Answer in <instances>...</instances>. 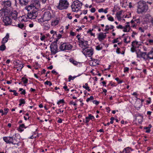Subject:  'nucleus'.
I'll return each mask as SVG.
<instances>
[{
	"label": "nucleus",
	"instance_id": "f257e3e1",
	"mask_svg": "<svg viewBox=\"0 0 153 153\" xmlns=\"http://www.w3.org/2000/svg\"><path fill=\"white\" fill-rule=\"evenodd\" d=\"M3 139L7 143L16 145L17 146H19L20 144V136L16 134L12 137H4Z\"/></svg>",
	"mask_w": 153,
	"mask_h": 153
},
{
	"label": "nucleus",
	"instance_id": "f03ea898",
	"mask_svg": "<svg viewBox=\"0 0 153 153\" xmlns=\"http://www.w3.org/2000/svg\"><path fill=\"white\" fill-rule=\"evenodd\" d=\"M31 7H25V9L27 11V17L30 19H35L37 16L38 11L37 10L32 9Z\"/></svg>",
	"mask_w": 153,
	"mask_h": 153
},
{
	"label": "nucleus",
	"instance_id": "7ed1b4c3",
	"mask_svg": "<svg viewBox=\"0 0 153 153\" xmlns=\"http://www.w3.org/2000/svg\"><path fill=\"white\" fill-rule=\"evenodd\" d=\"M138 4L137 12L138 13L146 12L148 10V6L145 1H140L138 2Z\"/></svg>",
	"mask_w": 153,
	"mask_h": 153
},
{
	"label": "nucleus",
	"instance_id": "20e7f679",
	"mask_svg": "<svg viewBox=\"0 0 153 153\" xmlns=\"http://www.w3.org/2000/svg\"><path fill=\"white\" fill-rule=\"evenodd\" d=\"M82 4L78 0L74 1L71 6L73 12H77L81 8Z\"/></svg>",
	"mask_w": 153,
	"mask_h": 153
},
{
	"label": "nucleus",
	"instance_id": "39448f33",
	"mask_svg": "<svg viewBox=\"0 0 153 153\" xmlns=\"http://www.w3.org/2000/svg\"><path fill=\"white\" fill-rule=\"evenodd\" d=\"M69 5V2L67 0H59L57 8L60 10L67 9Z\"/></svg>",
	"mask_w": 153,
	"mask_h": 153
},
{
	"label": "nucleus",
	"instance_id": "423d86ee",
	"mask_svg": "<svg viewBox=\"0 0 153 153\" xmlns=\"http://www.w3.org/2000/svg\"><path fill=\"white\" fill-rule=\"evenodd\" d=\"M82 52L85 56L91 57L94 53V49L91 47H86L82 49Z\"/></svg>",
	"mask_w": 153,
	"mask_h": 153
},
{
	"label": "nucleus",
	"instance_id": "0eeeda50",
	"mask_svg": "<svg viewBox=\"0 0 153 153\" xmlns=\"http://www.w3.org/2000/svg\"><path fill=\"white\" fill-rule=\"evenodd\" d=\"M40 6V4L39 1L38 0H35L32 1L30 5H27L25 7H31V8L37 10H38V9L39 8Z\"/></svg>",
	"mask_w": 153,
	"mask_h": 153
},
{
	"label": "nucleus",
	"instance_id": "6e6552de",
	"mask_svg": "<svg viewBox=\"0 0 153 153\" xmlns=\"http://www.w3.org/2000/svg\"><path fill=\"white\" fill-rule=\"evenodd\" d=\"M72 47V45L69 43H63L61 45L59 48L62 51H66L71 50Z\"/></svg>",
	"mask_w": 153,
	"mask_h": 153
},
{
	"label": "nucleus",
	"instance_id": "1a4fd4ad",
	"mask_svg": "<svg viewBox=\"0 0 153 153\" xmlns=\"http://www.w3.org/2000/svg\"><path fill=\"white\" fill-rule=\"evenodd\" d=\"M42 18L46 22H48L50 20L52 17L51 13L48 10L45 12L42 15Z\"/></svg>",
	"mask_w": 153,
	"mask_h": 153
},
{
	"label": "nucleus",
	"instance_id": "9d476101",
	"mask_svg": "<svg viewBox=\"0 0 153 153\" xmlns=\"http://www.w3.org/2000/svg\"><path fill=\"white\" fill-rule=\"evenodd\" d=\"M57 42L52 43L50 46V48L51 53L52 54H55L58 52V46L57 45Z\"/></svg>",
	"mask_w": 153,
	"mask_h": 153
},
{
	"label": "nucleus",
	"instance_id": "9b49d317",
	"mask_svg": "<svg viewBox=\"0 0 153 153\" xmlns=\"http://www.w3.org/2000/svg\"><path fill=\"white\" fill-rule=\"evenodd\" d=\"M3 25L5 26L10 25L12 23V20L9 16H6L3 17Z\"/></svg>",
	"mask_w": 153,
	"mask_h": 153
},
{
	"label": "nucleus",
	"instance_id": "f8f14e48",
	"mask_svg": "<svg viewBox=\"0 0 153 153\" xmlns=\"http://www.w3.org/2000/svg\"><path fill=\"white\" fill-rule=\"evenodd\" d=\"M108 33V32L103 33L101 32L98 34L97 38L99 41L101 42L106 37V33Z\"/></svg>",
	"mask_w": 153,
	"mask_h": 153
},
{
	"label": "nucleus",
	"instance_id": "ddd939ff",
	"mask_svg": "<svg viewBox=\"0 0 153 153\" xmlns=\"http://www.w3.org/2000/svg\"><path fill=\"white\" fill-rule=\"evenodd\" d=\"M60 21L59 18H56L51 20V25L52 27H55L58 25Z\"/></svg>",
	"mask_w": 153,
	"mask_h": 153
},
{
	"label": "nucleus",
	"instance_id": "4468645a",
	"mask_svg": "<svg viewBox=\"0 0 153 153\" xmlns=\"http://www.w3.org/2000/svg\"><path fill=\"white\" fill-rule=\"evenodd\" d=\"M95 119L94 116L92 115L91 114H88V117H85V120L83 119V122L88 125V123L89 122L90 120H93Z\"/></svg>",
	"mask_w": 153,
	"mask_h": 153
},
{
	"label": "nucleus",
	"instance_id": "2eb2a0df",
	"mask_svg": "<svg viewBox=\"0 0 153 153\" xmlns=\"http://www.w3.org/2000/svg\"><path fill=\"white\" fill-rule=\"evenodd\" d=\"M91 60L89 61V65L91 66H96L99 65V61L97 59L91 58Z\"/></svg>",
	"mask_w": 153,
	"mask_h": 153
},
{
	"label": "nucleus",
	"instance_id": "dca6fc26",
	"mask_svg": "<svg viewBox=\"0 0 153 153\" xmlns=\"http://www.w3.org/2000/svg\"><path fill=\"white\" fill-rule=\"evenodd\" d=\"M11 2L9 1H4L2 2V4L5 9H7L11 5Z\"/></svg>",
	"mask_w": 153,
	"mask_h": 153
},
{
	"label": "nucleus",
	"instance_id": "f3484780",
	"mask_svg": "<svg viewBox=\"0 0 153 153\" xmlns=\"http://www.w3.org/2000/svg\"><path fill=\"white\" fill-rule=\"evenodd\" d=\"M133 150L131 148L128 147L124 148L123 151L120 152V153H130Z\"/></svg>",
	"mask_w": 153,
	"mask_h": 153
},
{
	"label": "nucleus",
	"instance_id": "a211bd4d",
	"mask_svg": "<svg viewBox=\"0 0 153 153\" xmlns=\"http://www.w3.org/2000/svg\"><path fill=\"white\" fill-rule=\"evenodd\" d=\"M127 25H126L125 26H123V31L124 32H128L130 31L131 28L130 27V25H129V22H127Z\"/></svg>",
	"mask_w": 153,
	"mask_h": 153
},
{
	"label": "nucleus",
	"instance_id": "6ab92c4d",
	"mask_svg": "<svg viewBox=\"0 0 153 153\" xmlns=\"http://www.w3.org/2000/svg\"><path fill=\"white\" fill-rule=\"evenodd\" d=\"M28 127V126H25V124L23 123L19 125L18 128V130L19 132H22L24 131V128L26 129Z\"/></svg>",
	"mask_w": 153,
	"mask_h": 153
},
{
	"label": "nucleus",
	"instance_id": "aec40b11",
	"mask_svg": "<svg viewBox=\"0 0 153 153\" xmlns=\"http://www.w3.org/2000/svg\"><path fill=\"white\" fill-rule=\"evenodd\" d=\"M131 46L136 48H139V46L141 45V43L136 41H134L132 42Z\"/></svg>",
	"mask_w": 153,
	"mask_h": 153
},
{
	"label": "nucleus",
	"instance_id": "412c9836",
	"mask_svg": "<svg viewBox=\"0 0 153 153\" xmlns=\"http://www.w3.org/2000/svg\"><path fill=\"white\" fill-rule=\"evenodd\" d=\"M17 15L18 13L17 12V11L14 10L13 11L11 12L10 16L12 17V18L13 19H14V20H15L16 19H17Z\"/></svg>",
	"mask_w": 153,
	"mask_h": 153
},
{
	"label": "nucleus",
	"instance_id": "4be33fe9",
	"mask_svg": "<svg viewBox=\"0 0 153 153\" xmlns=\"http://www.w3.org/2000/svg\"><path fill=\"white\" fill-rule=\"evenodd\" d=\"M139 52H136V54L137 57L145 58V56L146 55V52H140V54H139Z\"/></svg>",
	"mask_w": 153,
	"mask_h": 153
},
{
	"label": "nucleus",
	"instance_id": "5701e85b",
	"mask_svg": "<svg viewBox=\"0 0 153 153\" xmlns=\"http://www.w3.org/2000/svg\"><path fill=\"white\" fill-rule=\"evenodd\" d=\"M69 61L71 62L75 66H80L81 65V64L80 62H77L73 59H70Z\"/></svg>",
	"mask_w": 153,
	"mask_h": 153
},
{
	"label": "nucleus",
	"instance_id": "b1692460",
	"mask_svg": "<svg viewBox=\"0 0 153 153\" xmlns=\"http://www.w3.org/2000/svg\"><path fill=\"white\" fill-rule=\"evenodd\" d=\"M137 119L138 120V122L139 123H141L142 122L143 116L140 114H137L136 115Z\"/></svg>",
	"mask_w": 153,
	"mask_h": 153
},
{
	"label": "nucleus",
	"instance_id": "393cba45",
	"mask_svg": "<svg viewBox=\"0 0 153 153\" xmlns=\"http://www.w3.org/2000/svg\"><path fill=\"white\" fill-rule=\"evenodd\" d=\"M20 4L22 5L27 4L29 0H19Z\"/></svg>",
	"mask_w": 153,
	"mask_h": 153
},
{
	"label": "nucleus",
	"instance_id": "a878e982",
	"mask_svg": "<svg viewBox=\"0 0 153 153\" xmlns=\"http://www.w3.org/2000/svg\"><path fill=\"white\" fill-rule=\"evenodd\" d=\"M140 24V20L139 19H134V23L132 25L133 27H136L138 25Z\"/></svg>",
	"mask_w": 153,
	"mask_h": 153
},
{
	"label": "nucleus",
	"instance_id": "bb28decb",
	"mask_svg": "<svg viewBox=\"0 0 153 153\" xmlns=\"http://www.w3.org/2000/svg\"><path fill=\"white\" fill-rule=\"evenodd\" d=\"M16 26L22 29L25 30L26 28V27L25 26L24 24L21 23H18L17 25Z\"/></svg>",
	"mask_w": 153,
	"mask_h": 153
},
{
	"label": "nucleus",
	"instance_id": "cd10ccee",
	"mask_svg": "<svg viewBox=\"0 0 153 153\" xmlns=\"http://www.w3.org/2000/svg\"><path fill=\"white\" fill-rule=\"evenodd\" d=\"M130 37L127 36L125 37L124 39V42L126 44L129 43L130 42Z\"/></svg>",
	"mask_w": 153,
	"mask_h": 153
},
{
	"label": "nucleus",
	"instance_id": "c85d7f7f",
	"mask_svg": "<svg viewBox=\"0 0 153 153\" xmlns=\"http://www.w3.org/2000/svg\"><path fill=\"white\" fill-rule=\"evenodd\" d=\"M33 67L36 70L38 69V67L40 66V65L38 64L37 62H35L33 63Z\"/></svg>",
	"mask_w": 153,
	"mask_h": 153
},
{
	"label": "nucleus",
	"instance_id": "c756f323",
	"mask_svg": "<svg viewBox=\"0 0 153 153\" xmlns=\"http://www.w3.org/2000/svg\"><path fill=\"white\" fill-rule=\"evenodd\" d=\"M121 39V37L120 36H119L118 37H117L116 39H114L112 41V43L113 44H114L116 43H117L118 42H119V41L118 40L119 39Z\"/></svg>",
	"mask_w": 153,
	"mask_h": 153
},
{
	"label": "nucleus",
	"instance_id": "7c9ffc66",
	"mask_svg": "<svg viewBox=\"0 0 153 153\" xmlns=\"http://www.w3.org/2000/svg\"><path fill=\"white\" fill-rule=\"evenodd\" d=\"M45 22L46 21L42 18V16L40 18L38 19V22L41 24Z\"/></svg>",
	"mask_w": 153,
	"mask_h": 153
},
{
	"label": "nucleus",
	"instance_id": "2f4dec72",
	"mask_svg": "<svg viewBox=\"0 0 153 153\" xmlns=\"http://www.w3.org/2000/svg\"><path fill=\"white\" fill-rule=\"evenodd\" d=\"M65 103V100L64 99H61L59 100L57 102V105H59L61 104H63V105Z\"/></svg>",
	"mask_w": 153,
	"mask_h": 153
},
{
	"label": "nucleus",
	"instance_id": "473e14b6",
	"mask_svg": "<svg viewBox=\"0 0 153 153\" xmlns=\"http://www.w3.org/2000/svg\"><path fill=\"white\" fill-rule=\"evenodd\" d=\"M50 33L51 34H53L52 37L53 38H54V36H57V32L56 31H54L53 30H51L50 32Z\"/></svg>",
	"mask_w": 153,
	"mask_h": 153
},
{
	"label": "nucleus",
	"instance_id": "72a5a7b5",
	"mask_svg": "<svg viewBox=\"0 0 153 153\" xmlns=\"http://www.w3.org/2000/svg\"><path fill=\"white\" fill-rule=\"evenodd\" d=\"M64 111V110H61V108L59 109L56 110V112L57 114L62 113Z\"/></svg>",
	"mask_w": 153,
	"mask_h": 153
},
{
	"label": "nucleus",
	"instance_id": "f704fd0d",
	"mask_svg": "<svg viewBox=\"0 0 153 153\" xmlns=\"http://www.w3.org/2000/svg\"><path fill=\"white\" fill-rule=\"evenodd\" d=\"M22 80L23 81V82L24 84H27L28 81V79L26 77H23L22 78Z\"/></svg>",
	"mask_w": 153,
	"mask_h": 153
},
{
	"label": "nucleus",
	"instance_id": "c9c22d12",
	"mask_svg": "<svg viewBox=\"0 0 153 153\" xmlns=\"http://www.w3.org/2000/svg\"><path fill=\"white\" fill-rule=\"evenodd\" d=\"M5 15V12L3 10H0V17L4 16Z\"/></svg>",
	"mask_w": 153,
	"mask_h": 153
},
{
	"label": "nucleus",
	"instance_id": "e433bc0d",
	"mask_svg": "<svg viewBox=\"0 0 153 153\" xmlns=\"http://www.w3.org/2000/svg\"><path fill=\"white\" fill-rule=\"evenodd\" d=\"M56 36L57 38L55 39L56 40L55 41V42H57L59 39L61 38L62 35L61 34H57V35Z\"/></svg>",
	"mask_w": 153,
	"mask_h": 153
},
{
	"label": "nucleus",
	"instance_id": "4c0bfd02",
	"mask_svg": "<svg viewBox=\"0 0 153 153\" xmlns=\"http://www.w3.org/2000/svg\"><path fill=\"white\" fill-rule=\"evenodd\" d=\"M6 48V46L4 44L1 45L0 46V50L4 51L5 49Z\"/></svg>",
	"mask_w": 153,
	"mask_h": 153
},
{
	"label": "nucleus",
	"instance_id": "58836bf2",
	"mask_svg": "<svg viewBox=\"0 0 153 153\" xmlns=\"http://www.w3.org/2000/svg\"><path fill=\"white\" fill-rule=\"evenodd\" d=\"M94 99V97L92 96H91L90 97L88 98L86 100L87 102H88L90 101L93 100Z\"/></svg>",
	"mask_w": 153,
	"mask_h": 153
},
{
	"label": "nucleus",
	"instance_id": "ea45409f",
	"mask_svg": "<svg viewBox=\"0 0 153 153\" xmlns=\"http://www.w3.org/2000/svg\"><path fill=\"white\" fill-rule=\"evenodd\" d=\"M153 54V48H152V50L149 53V55L150 56H152ZM152 56L150 57L151 59H153V56Z\"/></svg>",
	"mask_w": 153,
	"mask_h": 153
},
{
	"label": "nucleus",
	"instance_id": "a19ab883",
	"mask_svg": "<svg viewBox=\"0 0 153 153\" xmlns=\"http://www.w3.org/2000/svg\"><path fill=\"white\" fill-rule=\"evenodd\" d=\"M19 102L21 103L22 104H24L25 103V100L24 99H20L19 100Z\"/></svg>",
	"mask_w": 153,
	"mask_h": 153
},
{
	"label": "nucleus",
	"instance_id": "79ce46f5",
	"mask_svg": "<svg viewBox=\"0 0 153 153\" xmlns=\"http://www.w3.org/2000/svg\"><path fill=\"white\" fill-rule=\"evenodd\" d=\"M45 85H49V86H51L52 85V83L50 81H46L44 82Z\"/></svg>",
	"mask_w": 153,
	"mask_h": 153
},
{
	"label": "nucleus",
	"instance_id": "37998d69",
	"mask_svg": "<svg viewBox=\"0 0 153 153\" xmlns=\"http://www.w3.org/2000/svg\"><path fill=\"white\" fill-rule=\"evenodd\" d=\"M136 48H136L132 46V47H131V52H132V53H134V52H135L136 53V52H137L136 51Z\"/></svg>",
	"mask_w": 153,
	"mask_h": 153
},
{
	"label": "nucleus",
	"instance_id": "c03bdc74",
	"mask_svg": "<svg viewBox=\"0 0 153 153\" xmlns=\"http://www.w3.org/2000/svg\"><path fill=\"white\" fill-rule=\"evenodd\" d=\"M102 47L100 46V45H98L96 46V49L97 51H100L102 50Z\"/></svg>",
	"mask_w": 153,
	"mask_h": 153
},
{
	"label": "nucleus",
	"instance_id": "a18cd8bd",
	"mask_svg": "<svg viewBox=\"0 0 153 153\" xmlns=\"http://www.w3.org/2000/svg\"><path fill=\"white\" fill-rule=\"evenodd\" d=\"M88 45V42L87 41H84V44L82 45V46L84 47L85 48H86V47H88L87 46Z\"/></svg>",
	"mask_w": 153,
	"mask_h": 153
},
{
	"label": "nucleus",
	"instance_id": "49530a36",
	"mask_svg": "<svg viewBox=\"0 0 153 153\" xmlns=\"http://www.w3.org/2000/svg\"><path fill=\"white\" fill-rule=\"evenodd\" d=\"M115 80H116L117 82H118V84H121L123 82V81L122 80H120L118 77L116 78L115 79Z\"/></svg>",
	"mask_w": 153,
	"mask_h": 153
},
{
	"label": "nucleus",
	"instance_id": "de8ad7c7",
	"mask_svg": "<svg viewBox=\"0 0 153 153\" xmlns=\"http://www.w3.org/2000/svg\"><path fill=\"white\" fill-rule=\"evenodd\" d=\"M84 39H82L81 40L78 42L79 43V45H81L82 46L84 44Z\"/></svg>",
	"mask_w": 153,
	"mask_h": 153
},
{
	"label": "nucleus",
	"instance_id": "09e8293b",
	"mask_svg": "<svg viewBox=\"0 0 153 153\" xmlns=\"http://www.w3.org/2000/svg\"><path fill=\"white\" fill-rule=\"evenodd\" d=\"M69 104L70 105H73L74 106H76L77 105V104L76 102H74L73 101H71Z\"/></svg>",
	"mask_w": 153,
	"mask_h": 153
},
{
	"label": "nucleus",
	"instance_id": "8fccbe9b",
	"mask_svg": "<svg viewBox=\"0 0 153 153\" xmlns=\"http://www.w3.org/2000/svg\"><path fill=\"white\" fill-rule=\"evenodd\" d=\"M83 88H85L86 90H87L88 91H91V89L90 88V87L89 86H85L83 85L82 86Z\"/></svg>",
	"mask_w": 153,
	"mask_h": 153
},
{
	"label": "nucleus",
	"instance_id": "3c124183",
	"mask_svg": "<svg viewBox=\"0 0 153 153\" xmlns=\"http://www.w3.org/2000/svg\"><path fill=\"white\" fill-rule=\"evenodd\" d=\"M4 111L5 115H6L9 111V109L8 108H5L4 109Z\"/></svg>",
	"mask_w": 153,
	"mask_h": 153
},
{
	"label": "nucleus",
	"instance_id": "603ef678",
	"mask_svg": "<svg viewBox=\"0 0 153 153\" xmlns=\"http://www.w3.org/2000/svg\"><path fill=\"white\" fill-rule=\"evenodd\" d=\"M108 20L111 22H113L114 21V19L111 16H110L109 17H108Z\"/></svg>",
	"mask_w": 153,
	"mask_h": 153
},
{
	"label": "nucleus",
	"instance_id": "864d4df0",
	"mask_svg": "<svg viewBox=\"0 0 153 153\" xmlns=\"http://www.w3.org/2000/svg\"><path fill=\"white\" fill-rule=\"evenodd\" d=\"M8 41V39H6V38L4 37L2 39V43L3 44H4L7 42Z\"/></svg>",
	"mask_w": 153,
	"mask_h": 153
},
{
	"label": "nucleus",
	"instance_id": "5fc2aeb1",
	"mask_svg": "<svg viewBox=\"0 0 153 153\" xmlns=\"http://www.w3.org/2000/svg\"><path fill=\"white\" fill-rule=\"evenodd\" d=\"M129 70V68L128 67H124V72H128Z\"/></svg>",
	"mask_w": 153,
	"mask_h": 153
},
{
	"label": "nucleus",
	"instance_id": "6e6d98bb",
	"mask_svg": "<svg viewBox=\"0 0 153 153\" xmlns=\"http://www.w3.org/2000/svg\"><path fill=\"white\" fill-rule=\"evenodd\" d=\"M116 27L118 29H122L123 28V26L120 25H119L118 26H117Z\"/></svg>",
	"mask_w": 153,
	"mask_h": 153
},
{
	"label": "nucleus",
	"instance_id": "4d7b16f0",
	"mask_svg": "<svg viewBox=\"0 0 153 153\" xmlns=\"http://www.w3.org/2000/svg\"><path fill=\"white\" fill-rule=\"evenodd\" d=\"M148 42L150 44L152 45L153 44V39H149L148 40Z\"/></svg>",
	"mask_w": 153,
	"mask_h": 153
},
{
	"label": "nucleus",
	"instance_id": "13d9d810",
	"mask_svg": "<svg viewBox=\"0 0 153 153\" xmlns=\"http://www.w3.org/2000/svg\"><path fill=\"white\" fill-rule=\"evenodd\" d=\"M63 88L65 89V91H69V89L68 88V87L66 86V85L63 86Z\"/></svg>",
	"mask_w": 153,
	"mask_h": 153
},
{
	"label": "nucleus",
	"instance_id": "bf43d9fd",
	"mask_svg": "<svg viewBox=\"0 0 153 153\" xmlns=\"http://www.w3.org/2000/svg\"><path fill=\"white\" fill-rule=\"evenodd\" d=\"M105 28L104 30V31L107 32L109 30V29H109V25H107L105 26Z\"/></svg>",
	"mask_w": 153,
	"mask_h": 153
},
{
	"label": "nucleus",
	"instance_id": "052dcab7",
	"mask_svg": "<svg viewBox=\"0 0 153 153\" xmlns=\"http://www.w3.org/2000/svg\"><path fill=\"white\" fill-rule=\"evenodd\" d=\"M45 38H46L45 36V35H42V36H41L40 39L41 41H44L45 40Z\"/></svg>",
	"mask_w": 153,
	"mask_h": 153
},
{
	"label": "nucleus",
	"instance_id": "680f3d73",
	"mask_svg": "<svg viewBox=\"0 0 153 153\" xmlns=\"http://www.w3.org/2000/svg\"><path fill=\"white\" fill-rule=\"evenodd\" d=\"M92 102L93 104H95L96 105H97L99 104V102L96 100H93Z\"/></svg>",
	"mask_w": 153,
	"mask_h": 153
},
{
	"label": "nucleus",
	"instance_id": "e2e57ef3",
	"mask_svg": "<svg viewBox=\"0 0 153 153\" xmlns=\"http://www.w3.org/2000/svg\"><path fill=\"white\" fill-rule=\"evenodd\" d=\"M137 34V33L136 32L133 31L131 36L132 38H134L135 37L134 35Z\"/></svg>",
	"mask_w": 153,
	"mask_h": 153
},
{
	"label": "nucleus",
	"instance_id": "0e129e2a",
	"mask_svg": "<svg viewBox=\"0 0 153 153\" xmlns=\"http://www.w3.org/2000/svg\"><path fill=\"white\" fill-rule=\"evenodd\" d=\"M70 34L72 36H74L76 35V34L74 32L71 31L70 32Z\"/></svg>",
	"mask_w": 153,
	"mask_h": 153
},
{
	"label": "nucleus",
	"instance_id": "69168bd1",
	"mask_svg": "<svg viewBox=\"0 0 153 153\" xmlns=\"http://www.w3.org/2000/svg\"><path fill=\"white\" fill-rule=\"evenodd\" d=\"M96 11L95 8L94 7H93L91 8L90 10V11L91 13H94Z\"/></svg>",
	"mask_w": 153,
	"mask_h": 153
},
{
	"label": "nucleus",
	"instance_id": "338daca9",
	"mask_svg": "<svg viewBox=\"0 0 153 153\" xmlns=\"http://www.w3.org/2000/svg\"><path fill=\"white\" fill-rule=\"evenodd\" d=\"M116 52L117 54H120L121 53L120 52V48H117L116 51Z\"/></svg>",
	"mask_w": 153,
	"mask_h": 153
},
{
	"label": "nucleus",
	"instance_id": "774afa93",
	"mask_svg": "<svg viewBox=\"0 0 153 153\" xmlns=\"http://www.w3.org/2000/svg\"><path fill=\"white\" fill-rule=\"evenodd\" d=\"M57 122L58 123H62V120L61 118H59Z\"/></svg>",
	"mask_w": 153,
	"mask_h": 153
}]
</instances>
